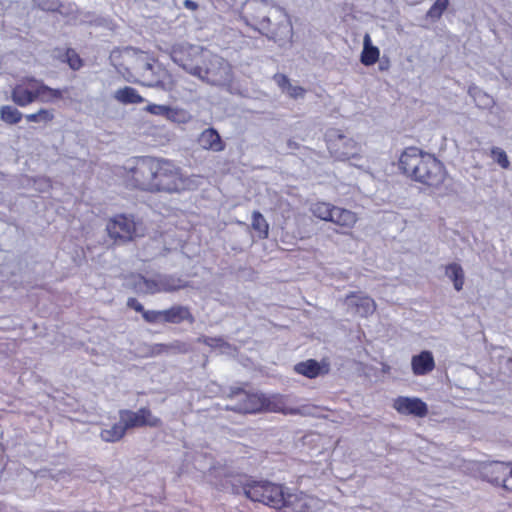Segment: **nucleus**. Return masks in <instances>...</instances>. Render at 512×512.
I'll return each instance as SVG.
<instances>
[{"mask_svg":"<svg viewBox=\"0 0 512 512\" xmlns=\"http://www.w3.org/2000/svg\"><path fill=\"white\" fill-rule=\"evenodd\" d=\"M234 495H243L254 503H260L276 511L309 512L313 498L298 490L292 491L282 483L255 478L246 473L228 476Z\"/></svg>","mask_w":512,"mask_h":512,"instance_id":"nucleus-1","label":"nucleus"},{"mask_svg":"<svg viewBox=\"0 0 512 512\" xmlns=\"http://www.w3.org/2000/svg\"><path fill=\"white\" fill-rule=\"evenodd\" d=\"M190 178L170 159L143 156L125 174L127 187L148 193H180L189 189Z\"/></svg>","mask_w":512,"mask_h":512,"instance_id":"nucleus-2","label":"nucleus"},{"mask_svg":"<svg viewBox=\"0 0 512 512\" xmlns=\"http://www.w3.org/2000/svg\"><path fill=\"white\" fill-rule=\"evenodd\" d=\"M398 168L411 181L432 190L441 188L448 177L442 161L434 154L415 146L406 147L401 152Z\"/></svg>","mask_w":512,"mask_h":512,"instance_id":"nucleus-3","label":"nucleus"},{"mask_svg":"<svg viewBox=\"0 0 512 512\" xmlns=\"http://www.w3.org/2000/svg\"><path fill=\"white\" fill-rule=\"evenodd\" d=\"M122 66L129 80L134 83L163 89H171L174 84L170 72L149 52L126 48Z\"/></svg>","mask_w":512,"mask_h":512,"instance_id":"nucleus-4","label":"nucleus"},{"mask_svg":"<svg viewBox=\"0 0 512 512\" xmlns=\"http://www.w3.org/2000/svg\"><path fill=\"white\" fill-rule=\"evenodd\" d=\"M232 401L224 410L242 415L259 414L264 412L295 414L297 409L288 405V398L282 394L266 395L261 392L246 391L242 388H232L227 395Z\"/></svg>","mask_w":512,"mask_h":512,"instance_id":"nucleus-5","label":"nucleus"},{"mask_svg":"<svg viewBox=\"0 0 512 512\" xmlns=\"http://www.w3.org/2000/svg\"><path fill=\"white\" fill-rule=\"evenodd\" d=\"M64 92L67 89L51 88L41 80L26 77L12 88L11 99L16 105L26 107L36 101L54 103L64 98Z\"/></svg>","mask_w":512,"mask_h":512,"instance_id":"nucleus-6","label":"nucleus"},{"mask_svg":"<svg viewBox=\"0 0 512 512\" xmlns=\"http://www.w3.org/2000/svg\"><path fill=\"white\" fill-rule=\"evenodd\" d=\"M170 55L176 64L194 75L199 73V65L210 56V51L199 45L179 42L172 46Z\"/></svg>","mask_w":512,"mask_h":512,"instance_id":"nucleus-7","label":"nucleus"},{"mask_svg":"<svg viewBox=\"0 0 512 512\" xmlns=\"http://www.w3.org/2000/svg\"><path fill=\"white\" fill-rule=\"evenodd\" d=\"M199 73L194 76L207 81L213 85H223L232 80V66L222 57L213 54L210 51V56L199 65Z\"/></svg>","mask_w":512,"mask_h":512,"instance_id":"nucleus-8","label":"nucleus"},{"mask_svg":"<svg viewBox=\"0 0 512 512\" xmlns=\"http://www.w3.org/2000/svg\"><path fill=\"white\" fill-rule=\"evenodd\" d=\"M327 149L336 160L345 161L359 154L358 143L336 128H330L325 133Z\"/></svg>","mask_w":512,"mask_h":512,"instance_id":"nucleus-9","label":"nucleus"},{"mask_svg":"<svg viewBox=\"0 0 512 512\" xmlns=\"http://www.w3.org/2000/svg\"><path fill=\"white\" fill-rule=\"evenodd\" d=\"M138 225L132 215L117 214L109 219L106 230L115 244L123 245L139 236Z\"/></svg>","mask_w":512,"mask_h":512,"instance_id":"nucleus-10","label":"nucleus"},{"mask_svg":"<svg viewBox=\"0 0 512 512\" xmlns=\"http://www.w3.org/2000/svg\"><path fill=\"white\" fill-rule=\"evenodd\" d=\"M119 418L125 422L128 430L140 427L157 428L162 425V421L153 415L148 407H141L137 411L122 409L119 411Z\"/></svg>","mask_w":512,"mask_h":512,"instance_id":"nucleus-11","label":"nucleus"},{"mask_svg":"<svg viewBox=\"0 0 512 512\" xmlns=\"http://www.w3.org/2000/svg\"><path fill=\"white\" fill-rule=\"evenodd\" d=\"M344 303L351 312L361 318L372 316L377 309L375 300L361 292L348 293L344 298Z\"/></svg>","mask_w":512,"mask_h":512,"instance_id":"nucleus-12","label":"nucleus"},{"mask_svg":"<svg viewBox=\"0 0 512 512\" xmlns=\"http://www.w3.org/2000/svg\"><path fill=\"white\" fill-rule=\"evenodd\" d=\"M512 462L493 461L483 468V478L495 485L508 491V481L510 479Z\"/></svg>","mask_w":512,"mask_h":512,"instance_id":"nucleus-13","label":"nucleus"},{"mask_svg":"<svg viewBox=\"0 0 512 512\" xmlns=\"http://www.w3.org/2000/svg\"><path fill=\"white\" fill-rule=\"evenodd\" d=\"M393 408L401 415L424 418L428 415L427 404L418 397L399 396L393 401Z\"/></svg>","mask_w":512,"mask_h":512,"instance_id":"nucleus-14","label":"nucleus"},{"mask_svg":"<svg viewBox=\"0 0 512 512\" xmlns=\"http://www.w3.org/2000/svg\"><path fill=\"white\" fill-rule=\"evenodd\" d=\"M332 216L333 219L329 222L338 227L337 232L343 235H351L358 222V215L349 209L334 206Z\"/></svg>","mask_w":512,"mask_h":512,"instance_id":"nucleus-15","label":"nucleus"},{"mask_svg":"<svg viewBox=\"0 0 512 512\" xmlns=\"http://www.w3.org/2000/svg\"><path fill=\"white\" fill-rule=\"evenodd\" d=\"M294 372L308 379H315L327 375L330 372V364L326 360L318 362L315 359H307L295 364Z\"/></svg>","mask_w":512,"mask_h":512,"instance_id":"nucleus-16","label":"nucleus"},{"mask_svg":"<svg viewBox=\"0 0 512 512\" xmlns=\"http://www.w3.org/2000/svg\"><path fill=\"white\" fill-rule=\"evenodd\" d=\"M197 142L202 149L212 152H222L226 147L218 131L212 127L204 129L199 134Z\"/></svg>","mask_w":512,"mask_h":512,"instance_id":"nucleus-17","label":"nucleus"},{"mask_svg":"<svg viewBox=\"0 0 512 512\" xmlns=\"http://www.w3.org/2000/svg\"><path fill=\"white\" fill-rule=\"evenodd\" d=\"M164 323L168 324H180L187 322L193 324L195 317L188 306L184 305H172L171 307L163 310Z\"/></svg>","mask_w":512,"mask_h":512,"instance_id":"nucleus-18","label":"nucleus"},{"mask_svg":"<svg viewBox=\"0 0 512 512\" xmlns=\"http://www.w3.org/2000/svg\"><path fill=\"white\" fill-rule=\"evenodd\" d=\"M411 369L414 375L424 376L435 369V360L431 351L423 350L412 356Z\"/></svg>","mask_w":512,"mask_h":512,"instance_id":"nucleus-19","label":"nucleus"},{"mask_svg":"<svg viewBox=\"0 0 512 512\" xmlns=\"http://www.w3.org/2000/svg\"><path fill=\"white\" fill-rule=\"evenodd\" d=\"M380 51L378 47L372 44L370 34H365L363 39V50L360 61L365 66H371L379 60Z\"/></svg>","mask_w":512,"mask_h":512,"instance_id":"nucleus-20","label":"nucleus"},{"mask_svg":"<svg viewBox=\"0 0 512 512\" xmlns=\"http://www.w3.org/2000/svg\"><path fill=\"white\" fill-rule=\"evenodd\" d=\"M127 431L128 428L125 422L120 419L119 422L113 424L110 428L102 429L100 437L105 442L115 443L123 439Z\"/></svg>","mask_w":512,"mask_h":512,"instance_id":"nucleus-21","label":"nucleus"},{"mask_svg":"<svg viewBox=\"0 0 512 512\" xmlns=\"http://www.w3.org/2000/svg\"><path fill=\"white\" fill-rule=\"evenodd\" d=\"M114 99L121 104H141L145 99L139 94V92L130 86H125L115 91Z\"/></svg>","mask_w":512,"mask_h":512,"instance_id":"nucleus-22","label":"nucleus"},{"mask_svg":"<svg viewBox=\"0 0 512 512\" xmlns=\"http://www.w3.org/2000/svg\"><path fill=\"white\" fill-rule=\"evenodd\" d=\"M155 288L150 289V294H156L160 292H174L187 287V284L181 279L165 278L159 281V283H153Z\"/></svg>","mask_w":512,"mask_h":512,"instance_id":"nucleus-23","label":"nucleus"},{"mask_svg":"<svg viewBox=\"0 0 512 512\" xmlns=\"http://www.w3.org/2000/svg\"><path fill=\"white\" fill-rule=\"evenodd\" d=\"M334 206L335 205L329 202L316 201L311 204L309 210L313 217L325 222H329L330 220L333 219L332 212Z\"/></svg>","mask_w":512,"mask_h":512,"instance_id":"nucleus-24","label":"nucleus"},{"mask_svg":"<svg viewBox=\"0 0 512 512\" xmlns=\"http://www.w3.org/2000/svg\"><path fill=\"white\" fill-rule=\"evenodd\" d=\"M251 228L261 240L269 236V223L259 211H254L251 217Z\"/></svg>","mask_w":512,"mask_h":512,"instance_id":"nucleus-25","label":"nucleus"},{"mask_svg":"<svg viewBox=\"0 0 512 512\" xmlns=\"http://www.w3.org/2000/svg\"><path fill=\"white\" fill-rule=\"evenodd\" d=\"M446 276L453 282L454 288L461 291L464 286L465 276L460 264L450 263L445 267Z\"/></svg>","mask_w":512,"mask_h":512,"instance_id":"nucleus-26","label":"nucleus"},{"mask_svg":"<svg viewBox=\"0 0 512 512\" xmlns=\"http://www.w3.org/2000/svg\"><path fill=\"white\" fill-rule=\"evenodd\" d=\"M22 116V113L11 105H4L0 108V118L6 124H18L21 121Z\"/></svg>","mask_w":512,"mask_h":512,"instance_id":"nucleus-27","label":"nucleus"},{"mask_svg":"<svg viewBox=\"0 0 512 512\" xmlns=\"http://www.w3.org/2000/svg\"><path fill=\"white\" fill-rule=\"evenodd\" d=\"M26 120L28 122L33 123H50L54 120L55 115L53 110L41 108L35 113L27 114L25 116Z\"/></svg>","mask_w":512,"mask_h":512,"instance_id":"nucleus-28","label":"nucleus"},{"mask_svg":"<svg viewBox=\"0 0 512 512\" xmlns=\"http://www.w3.org/2000/svg\"><path fill=\"white\" fill-rule=\"evenodd\" d=\"M165 118L171 122L185 124L190 121L191 116L186 110L182 108L169 106Z\"/></svg>","mask_w":512,"mask_h":512,"instance_id":"nucleus-29","label":"nucleus"},{"mask_svg":"<svg viewBox=\"0 0 512 512\" xmlns=\"http://www.w3.org/2000/svg\"><path fill=\"white\" fill-rule=\"evenodd\" d=\"M449 0H436L431 8L428 10L426 16L432 21L438 20L443 12L447 9Z\"/></svg>","mask_w":512,"mask_h":512,"instance_id":"nucleus-30","label":"nucleus"},{"mask_svg":"<svg viewBox=\"0 0 512 512\" xmlns=\"http://www.w3.org/2000/svg\"><path fill=\"white\" fill-rule=\"evenodd\" d=\"M66 62L72 70H79L83 67L84 62L80 55L72 48H68L65 52Z\"/></svg>","mask_w":512,"mask_h":512,"instance_id":"nucleus-31","label":"nucleus"},{"mask_svg":"<svg viewBox=\"0 0 512 512\" xmlns=\"http://www.w3.org/2000/svg\"><path fill=\"white\" fill-rule=\"evenodd\" d=\"M142 317L149 324L164 323L163 310H144Z\"/></svg>","mask_w":512,"mask_h":512,"instance_id":"nucleus-32","label":"nucleus"},{"mask_svg":"<svg viewBox=\"0 0 512 512\" xmlns=\"http://www.w3.org/2000/svg\"><path fill=\"white\" fill-rule=\"evenodd\" d=\"M491 156L503 169L509 168L510 162L504 150L499 147H494L491 149Z\"/></svg>","mask_w":512,"mask_h":512,"instance_id":"nucleus-33","label":"nucleus"},{"mask_svg":"<svg viewBox=\"0 0 512 512\" xmlns=\"http://www.w3.org/2000/svg\"><path fill=\"white\" fill-rule=\"evenodd\" d=\"M168 108H169L168 105L149 103L144 108V111H146L147 113H149L151 115L166 117Z\"/></svg>","mask_w":512,"mask_h":512,"instance_id":"nucleus-34","label":"nucleus"},{"mask_svg":"<svg viewBox=\"0 0 512 512\" xmlns=\"http://www.w3.org/2000/svg\"><path fill=\"white\" fill-rule=\"evenodd\" d=\"M273 80L278 85V87L283 91H286L291 84L289 78L282 73H276L273 76Z\"/></svg>","mask_w":512,"mask_h":512,"instance_id":"nucleus-35","label":"nucleus"},{"mask_svg":"<svg viewBox=\"0 0 512 512\" xmlns=\"http://www.w3.org/2000/svg\"><path fill=\"white\" fill-rule=\"evenodd\" d=\"M286 91H287L288 95L293 99L303 97L306 93V90L303 87L293 86L291 84Z\"/></svg>","mask_w":512,"mask_h":512,"instance_id":"nucleus-36","label":"nucleus"},{"mask_svg":"<svg viewBox=\"0 0 512 512\" xmlns=\"http://www.w3.org/2000/svg\"><path fill=\"white\" fill-rule=\"evenodd\" d=\"M43 10L46 11H56L59 9L60 5L57 0H47L44 2H41L39 4Z\"/></svg>","mask_w":512,"mask_h":512,"instance_id":"nucleus-37","label":"nucleus"},{"mask_svg":"<svg viewBox=\"0 0 512 512\" xmlns=\"http://www.w3.org/2000/svg\"><path fill=\"white\" fill-rule=\"evenodd\" d=\"M199 342H202L203 344L210 346V347H216L222 342L221 338H213L208 336H202L198 339Z\"/></svg>","mask_w":512,"mask_h":512,"instance_id":"nucleus-38","label":"nucleus"},{"mask_svg":"<svg viewBox=\"0 0 512 512\" xmlns=\"http://www.w3.org/2000/svg\"><path fill=\"white\" fill-rule=\"evenodd\" d=\"M127 306L141 314L145 310L143 305L136 298H129L127 301Z\"/></svg>","mask_w":512,"mask_h":512,"instance_id":"nucleus-39","label":"nucleus"},{"mask_svg":"<svg viewBox=\"0 0 512 512\" xmlns=\"http://www.w3.org/2000/svg\"><path fill=\"white\" fill-rule=\"evenodd\" d=\"M170 350L177 351L179 353H186L188 351L187 344L181 341H175L170 344Z\"/></svg>","mask_w":512,"mask_h":512,"instance_id":"nucleus-40","label":"nucleus"},{"mask_svg":"<svg viewBox=\"0 0 512 512\" xmlns=\"http://www.w3.org/2000/svg\"><path fill=\"white\" fill-rule=\"evenodd\" d=\"M184 6L187 9H190V10H193V11L198 8V4L195 1H192V0H185L184 1Z\"/></svg>","mask_w":512,"mask_h":512,"instance_id":"nucleus-41","label":"nucleus"},{"mask_svg":"<svg viewBox=\"0 0 512 512\" xmlns=\"http://www.w3.org/2000/svg\"><path fill=\"white\" fill-rule=\"evenodd\" d=\"M155 348L157 349V352H167L170 351V344H156Z\"/></svg>","mask_w":512,"mask_h":512,"instance_id":"nucleus-42","label":"nucleus"},{"mask_svg":"<svg viewBox=\"0 0 512 512\" xmlns=\"http://www.w3.org/2000/svg\"><path fill=\"white\" fill-rule=\"evenodd\" d=\"M144 283H145V286H146V292L147 293H150V289L151 288H155L154 284L152 283H157L156 281H153V280H147L145 279L144 280Z\"/></svg>","mask_w":512,"mask_h":512,"instance_id":"nucleus-43","label":"nucleus"},{"mask_svg":"<svg viewBox=\"0 0 512 512\" xmlns=\"http://www.w3.org/2000/svg\"><path fill=\"white\" fill-rule=\"evenodd\" d=\"M508 491L512 492V462H511V473H510V479L508 481Z\"/></svg>","mask_w":512,"mask_h":512,"instance_id":"nucleus-44","label":"nucleus"},{"mask_svg":"<svg viewBox=\"0 0 512 512\" xmlns=\"http://www.w3.org/2000/svg\"><path fill=\"white\" fill-rule=\"evenodd\" d=\"M268 21H269V19H268L266 16H263V17H262V19H261V21H260V25H261V27H256V29L260 30L261 28H265V26H264V25H262V24H263L264 22H268Z\"/></svg>","mask_w":512,"mask_h":512,"instance_id":"nucleus-45","label":"nucleus"},{"mask_svg":"<svg viewBox=\"0 0 512 512\" xmlns=\"http://www.w3.org/2000/svg\"><path fill=\"white\" fill-rule=\"evenodd\" d=\"M288 147L289 148H298V144L292 140L288 141Z\"/></svg>","mask_w":512,"mask_h":512,"instance_id":"nucleus-46","label":"nucleus"},{"mask_svg":"<svg viewBox=\"0 0 512 512\" xmlns=\"http://www.w3.org/2000/svg\"><path fill=\"white\" fill-rule=\"evenodd\" d=\"M255 3L261 4V5H266L267 1L266 0H255Z\"/></svg>","mask_w":512,"mask_h":512,"instance_id":"nucleus-47","label":"nucleus"},{"mask_svg":"<svg viewBox=\"0 0 512 512\" xmlns=\"http://www.w3.org/2000/svg\"><path fill=\"white\" fill-rule=\"evenodd\" d=\"M379 68L380 70H386L388 68V65L380 64Z\"/></svg>","mask_w":512,"mask_h":512,"instance_id":"nucleus-48","label":"nucleus"}]
</instances>
